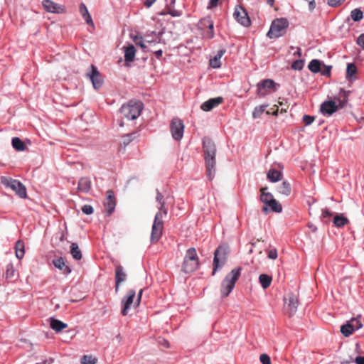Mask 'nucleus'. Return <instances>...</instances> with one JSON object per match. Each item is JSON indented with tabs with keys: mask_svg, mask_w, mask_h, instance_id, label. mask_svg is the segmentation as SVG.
Wrapping results in <instances>:
<instances>
[{
	"mask_svg": "<svg viewBox=\"0 0 364 364\" xmlns=\"http://www.w3.org/2000/svg\"><path fill=\"white\" fill-rule=\"evenodd\" d=\"M156 200L159 203L160 206L159 207V211H158L155 215L154 221L151 228L150 238L151 243H156L160 240L164 228L163 215H166L167 214V210L164 206L165 203L164 200V196L159 190L156 191Z\"/></svg>",
	"mask_w": 364,
	"mask_h": 364,
	"instance_id": "f257e3e1",
	"label": "nucleus"
},
{
	"mask_svg": "<svg viewBox=\"0 0 364 364\" xmlns=\"http://www.w3.org/2000/svg\"><path fill=\"white\" fill-rule=\"evenodd\" d=\"M203 148L207 176L211 180L215 174L216 147L210 138L205 137L203 139Z\"/></svg>",
	"mask_w": 364,
	"mask_h": 364,
	"instance_id": "f03ea898",
	"label": "nucleus"
},
{
	"mask_svg": "<svg viewBox=\"0 0 364 364\" xmlns=\"http://www.w3.org/2000/svg\"><path fill=\"white\" fill-rule=\"evenodd\" d=\"M350 92V91H346L341 88L338 97L336 98L337 102L333 100L324 101L321 105V112L323 115L331 116L333 113L336 112L339 107H344L348 102Z\"/></svg>",
	"mask_w": 364,
	"mask_h": 364,
	"instance_id": "7ed1b4c3",
	"label": "nucleus"
},
{
	"mask_svg": "<svg viewBox=\"0 0 364 364\" xmlns=\"http://www.w3.org/2000/svg\"><path fill=\"white\" fill-rule=\"evenodd\" d=\"M241 271V267H236L225 276L221 283L220 293L222 297H227L233 290L235 283L240 276Z\"/></svg>",
	"mask_w": 364,
	"mask_h": 364,
	"instance_id": "20e7f679",
	"label": "nucleus"
},
{
	"mask_svg": "<svg viewBox=\"0 0 364 364\" xmlns=\"http://www.w3.org/2000/svg\"><path fill=\"white\" fill-rule=\"evenodd\" d=\"M142 109L143 103L141 101L132 100L122 106L120 112L123 117L128 120H134L141 114Z\"/></svg>",
	"mask_w": 364,
	"mask_h": 364,
	"instance_id": "39448f33",
	"label": "nucleus"
},
{
	"mask_svg": "<svg viewBox=\"0 0 364 364\" xmlns=\"http://www.w3.org/2000/svg\"><path fill=\"white\" fill-rule=\"evenodd\" d=\"M164 32L162 31H147L146 33L142 36L139 34L133 35L132 38L136 46H144L146 43H155L157 44H165L166 42L162 38Z\"/></svg>",
	"mask_w": 364,
	"mask_h": 364,
	"instance_id": "423d86ee",
	"label": "nucleus"
},
{
	"mask_svg": "<svg viewBox=\"0 0 364 364\" xmlns=\"http://www.w3.org/2000/svg\"><path fill=\"white\" fill-rule=\"evenodd\" d=\"M259 199L264 203L262 211L265 214H268L269 211L279 213L282 211V205L274 199L271 193H263L260 194Z\"/></svg>",
	"mask_w": 364,
	"mask_h": 364,
	"instance_id": "0eeeda50",
	"label": "nucleus"
},
{
	"mask_svg": "<svg viewBox=\"0 0 364 364\" xmlns=\"http://www.w3.org/2000/svg\"><path fill=\"white\" fill-rule=\"evenodd\" d=\"M229 250L227 246L220 245L214 252L213 274L220 269L226 263Z\"/></svg>",
	"mask_w": 364,
	"mask_h": 364,
	"instance_id": "6e6552de",
	"label": "nucleus"
},
{
	"mask_svg": "<svg viewBox=\"0 0 364 364\" xmlns=\"http://www.w3.org/2000/svg\"><path fill=\"white\" fill-rule=\"evenodd\" d=\"M288 21L284 18L274 20L271 25L270 29L267 33V36L270 38H276L282 36L286 28L288 27Z\"/></svg>",
	"mask_w": 364,
	"mask_h": 364,
	"instance_id": "1a4fd4ad",
	"label": "nucleus"
},
{
	"mask_svg": "<svg viewBox=\"0 0 364 364\" xmlns=\"http://www.w3.org/2000/svg\"><path fill=\"white\" fill-rule=\"evenodd\" d=\"M2 183L6 187L14 191L19 197L22 198L26 197V188L20 181L11 178H5L2 179Z\"/></svg>",
	"mask_w": 364,
	"mask_h": 364,
	"instance_id": "9d476101",
	"label": "nucleus"
},
{
	"mask_svg": "<svg viewBox=\"0 0 364 364\" xmlns=\"http://www.w3.org/2000/svg\"><path fill=\"white\" fill-rule=\"evenodd\" d=\"M184 131V124L182 120L178 118H173L171 123V132L173 138L179 141L182 139Z\"/></svg>",
	"mask_w": 364,
	"mask_h": 364,
	"instance_id": "9b49d317",
	"label": "nucleus"
},
{
	"mask_svg": "<svg viewBox=\"0 0 364 364\" xmlns=\"http://www.w3.org/2000/svg\"><path fill=\"white\" fill-rule=\"evenodd\" d=\"M235 18L238 23L245 27L251 24L250 18L247 11L242 6H237L233 14Z\"/></svg>",
	"mask_w": 364,
	"mask_h": 364,
	"instance_id": "f8f14e48",
	"label": "nucleus"
},
{
	"mask_svg": "<svg viewBox=\"0 0 364 364\" xmlns=\"http://www.w3.org/2000/svg\"><path fill=\"white\" fill-rule=\"evenodd\" d=\"M42 6L46 11L50 13L65 14L66 12L65 6L56 4L51 0H43Z\"/></svg>",
	"mask_w": 364,
	"mask_h": 364,
	"instance_id": "ddd939ff",
	"label": "nucleus"
},
{
	"mask_svg": "<svg viewBox=\"0 0 364 364\" xmlns=\"http://www.w3.org/2000/svg\"><path fill=\"white\" fill-rule=\"evenodd\" d=\"M87 75L91 80L95 89L97 90L102 87L103 79L96 66L91 65V71L87 73Z\"/></svg>",
	"mask_w": 364,
	"mask_h": 364,
	"instance_id": "4468645a",
	"label": "nucleus"
},
{
	"mask_svg": "<svg viewBox=\"0 0 364 364\" xmlns=\"http://www.w3.org/2000/svg\"><path fill=\"white\" fill-rule=\"evenodd\" d=\"M136 292L134 289H129L127 296L122 299L123 308L122 309V314L126 316L128 311L134 301Z\"/></svg>",
	"mask_w": 364,
	"mask_h": 364,
	"instance_id": "2eb2a0df",
	"label": "nucleus"
},
{
	"mask_svg": "<svg viewBox=\"0 0 364 364\" xmlns=\"http://www.w3.org/2000/svg\"><path fill=\"white\" fill-rule=\"evenodd\" d=\"M104 206L108 213V215H111L115 209L116 200L114 196V192L111 190L107 191V197L104 202Z\"/></svg>",
	"mask_w": 364,
	"mask_h": 364,
	"instance_id": "dca6fc26",
	"label": "nucleus"
},
{
	"mask_svg": "<svg viewBox=\"0 0 364 364\" xmlns=\"http://www.w3.org/2000/svg\"><path fill=\"white\" fill-rule=\"evenodd\" d=\"M223 102V98L222 97H217L215 98H210L207 101L204 102L200 105V109L205 112H209L218 107L220 104Z\"/></svg>",
	"mask_w": 364,
	"mask_h": 364,
	"instance_id": "f3484780",
	"label": "nucleus"
},
{
	"mask_svg": "<svg viewBox=\"0 0 364 364\" xmlns=\"http://www.w3.org/2000/svg\"><path fill=\"white\" fill-rule=\"evenodd\" d=\"M277 84L272 79H266L257 84V92L261 95H264V92H262L263 90H272L275 91L277 90Z\"/></svg>",
	"mask_w": 364,
	"mask_h": 364,
	"instance_id": "a211bd4d",
	"label": "nucleus"
},
{
	"mask_svg": "<svg viewBox=\"0 0 364 364\" xmlns=\"http://www.w3.org/2000/svg\"><path fill=\"white\" fill-rule=\"evenodd\" d=\"M200 27L202 29H205V28H208V31L206 32L205 37L208 38H211L213 37L214 32H213V22L211 20L210 17H206L203 19H202L200 21Z\"/></svg>",
	"mask_w": 364,
	"mask_h": 364,
	"instance_id": "6ab92c4d",
	"label": "nucleus"
},
{
	"mask_svg": "<svg viewBox=\"0 0 364 364\" xmlns=\"http://www.w3.org/2000/svg\"><path fill=\"white\" fill-rule=\"evenodd\" d=\"M92 188V183L88 177H82L78 181L77 191L80 193H87Z\"/></svg>",
	"mask_w": 364,
	"mask_h": 364,
	"instance_id": "aec40b11",
	"label": "nucleus"
},
{
	"mask_svg": "<svg viewBox=\"0 0 364 364\" xmlns=\"http://www.w3.org/2000/svg\"><path fill=\"white\" fill-rule=\"evenodd\" d=\"M127 274L124 272V268L121 265H118L115 269V290L116 291L119 289V284L125 281Z\"/></svg>",
	"mask_w": 364,
	"mask_h": 364,
	"instance_id": "412c9836",
	"label": "nucleus"
},
{
	"mask_svg": "<svg viewBox=\"0 0 364 364\" xmlns=\"http://www.w3.org/2000/svg\"><path fill=\"white\" fill-rule=\"evenodd\" d=\"M285 303L287 304L289 310V315H293L297 309L298 307V300L295 295L291 294L288 295V297L285 299Z\"/></svg>",
	"mask_w": 364,
	"mask_h": 364,
	"instance_id": "4be33fe9",
	"label": "nucleus"
},
{
	"mask_svg": "<svg viewBox=\"0 0 364 364\" xmlns=\"http://www.w3.org/2000/svg\"><path fill=\"white\" fill-rule=\"evenodd\" d=\"M53 264L56 268L61 270L65 275H68L71 272L70 267L65 264V260L63 257H58L53 259Z\"/></svg>",
	"mask_w": 364,
	"mask_h": 364,
	"instance_id": "5701e85b",
	"label": "nucleus"
},
{
	"mask_svg": "<svg viewBox=\"0 0 364 364\" xmlns=\"http://www.w3.org/2000/svg\"><path fill=\"white\" fill-rule=\"evenodd\" d=\"M225 53V50L220 49L218 53L212 58L210 59V66L214 69L220 68L221 67L220 59Z\"/></svg>",
	"mask_w": 364,
	"mask_h": 364,
	"instance_id": "b1692460",
	"label": "nucleus"
},
{
	"mask_svg": "<svg viewBox=\"0 0 364 364\" xmlns=\"http://www.w3.org/2000/svg\"><path fill=\"white\" fill-rule=\"evenodd\" d=\"M50 326L55 331L60 332L63 329L67 328L68 325L58 319L50 318Z\"/></svg>",
	"mask_w": 364,
	"mask_h": 364,
	"instance_id": "393cba45",
	"label": "nucleus"
},
{
	"mask_svg": "<svg viewBox=\"0 0 364 364\" xmlns=\"http://www.w3.org/2000/svg\"><path fill=\"white\" fill-rule=\"evenodd\" d=\"M124 58L125 62L127 65L129 63L132 62L134 60L136 49L135 47H124Z\"/></svg>",
	"mask_w": 364,
	"mask_h": 364,
	"instance_id": "a878e982",
	"label": "nucleus"
},
{
	"mask_svg": "<svg viewBox=\"0 0 364 364\" xmlns=\"http://www.w3.org/2000/svg\"><path fill=\"white\" fill-rule=\"evenodd\" d=\"M80 12L82 15V16L83 17V18L85 19V21H86V23L88 24V25H92L93 26V21H92V19L91 18V16L85 6V4L83 3H81L80 4Z\"/></svg>",
	"mask_w": 364,
	"mask_h": 364,
	"instance_id": "bb28decb",
	"label": "nucleus"
},
{
	"mask_svg": "<svg viewBox=\"0 0 364 364\" xmlns=\"http://www.w3.org/2000/svg\"><path fill=\"white\" fill-rule=\"evenodd\" d=\"M199 262H192L183 259L182 269L186 273L193 272L198 269Z\"/></svg>",
	"mask_w": 364,
	"mask_h": 364,
	"instance_id": "cd10ccee",
	"label": "nucleus"
},
{
	"mask_svg": "<svg viewBox=\"0 0 364 364\" xmlns=\"http://www.w3.org/2000/svg\"><path fill=\"white\" fill-rule=\"evenodd\" d=\"M184 259L192 262H198L196 250L194 247L188 249Z\"/></svg>",
	"mask_w": 364,
	"mask_h": 364,
	"instance_id": "c85d7f7f",
	"label": "nucleus"
},
{
	"mask_svg": "<svg viewBox=\"0 0 364 364\" xmlns=\"http://www.w3.org/2000/svg\"><path fill=\"white\" fill-rule=\"evenodd\" d=\"M277 191L285 196H289L291 191L290 183L287 181H283L282 184L278 186Z\"/></svg>",
	"mask_w": 364,
	"mask_h": 364,
	"instance_id": "c756f323",
	"label": "nucleus"
},
{
	"mask_svg": "<svg viewBox=\"0 0 364 364\" xmlns=\"http://www.w3.org/2000/svg\"><path fill=\"white\" fill-rule=\"evenodd\" d=\"M15 249L16 257L19 259H22L25 254L24 242L21 240H18L16 242Z\"/></svg>",
	"mask_w": 364,
	"mask_h": 364,
	"instance_id": "7c9ffc66",
	"label": "nucleus"
},
{
	"mask_svg": "<svg viewBox=\"0 0 364 364\" xmlns=\"http://www.w3.org/2000/svg\"><path fill=\"white\" fill-rule=\"evenodd\" d=\"M321 61L317 59H313L308 65V68L313 73H318L321 71Z\"/></svg>",
	"mask_w": 364,
	"mask_h": 364,
	"instance_id": "2f4dec72",
	"label": "nucleus"
},
{
	"mask_svg": "<svg viewBox=\"0 0 364 364\" xmlns=\"http://www.w3.org/2000/svg\"><path fill=\"white\" fill-rule=\"evenodd\" d=\"M70 254L73 259L80 260L82 258V252L77 243L73 242L70 245Z\"/></svg>",
	"mask_w": 364,
	"mask_h": 364,
	"instance_id": "473e14b6",
	"label": "nucleus"
},
{
	"mask_svg": "<svg viewBox=\"0 0 364 364\" xmlns=\"http://www.w3.org/2000/svg\"><path fill=\"white\" fill-rule=\"evenodd\" d=\"M281 172L276 169H270L267 173L268 179L273 183L279 181L281 178Z\"/></svg>",
	"mask_w": 364,
	"mask_h": 364,
	"instance_id": "72a5a7b5",
	"label": "nucleus"
},
{
	"mask_svg": "<svg viewBox=\"0 0 364 364\" xmlns=\"http://www.w3.org/2000/svg\"><path fill=\"white\" fill-rule=\"evenodd\" d=\"M259 281L263 289L268 288L272 282V277L269 275L262 274L259 277Z\"/></svg>",
	"mask_w": 364,
	"mask_h": 364,
	"instance_id": "f704fd0d",
	"label": "nucleus"
},
{
	"mask_svg": "<svg viewBox=\"0 0 364 364\" xmlns=\"http://www.w3.org/2000/svg\"><path fill=\"white\" fill-rule=\"evenodd\" d=\"M347 223H348V218L343 215H337L333 218V224L338 228L343 227Z\"/></svg>",
	"mask_w": 364,
	"mask_h": 364,
	"instance_id": "c9c22d12",
	"label": "nucleus"
},
{
	"mask_svg": "<svg viewBox=\"0 0 364 364\" xmlns=\"http://www.w3.org/2000/svg\"><path fill=\"white\" fill-rule=\"evenodd\" d=\"M354 331L355 328L349 322H348L346 324L341 326V332L346 337L350 336Z\"/></svg>",
	"mask_w": 364,
	"mask_h": 364,
	"instance_id": "e433bc0d",
	"label": "nucleus"
},
{
	"mask_svg": "<svg viewBox=\"0 0 364 364\" xmlns=\"http://www.w3.org/2000/svg\"><path fill=\"white\" fill-rule=\"evenodd\" d=\"M11 144L13 147L18 151H24L26 149L25 144L18 137H14Z\"/></svg>",
	"mask_w": 364,
	"mask_h": 364,
	"instance_id": "4c0bfd02",
	"label": "nucleus"
},
{
	"mask_svg": "<svg viewBox=\"0 0 364 364\" xmlns=\"http://www.w3.org/2000/svg\"><path fill=\"white\" fill-rule=\"evenodd\" d=\"M357 73V68L353 63H348L346 69V78L355 79L354 75Z\"/></svg>",
	"mask_w": 364,
	"mask_h": 364,
	"instance_id": "58836bf2",
	"label": "nucleus"
},
{
	"mask_svg": "<svg viewBox=\"0 0 364 364\" xmlns=\"http://www.w3.org/2000/svg\"><path fill=\"white\" fill-rule=\"evenodd\" d=\"M97 358L92 355H85L81 358L82 364H95Z\"/></svg>",
	"mask_w": 364,
	"mask_h": 364,
	"instance_id": "ea45409f",
	"label": "nucleus"
},
{
	"mask_svg": "<svg viewBox=\"0 0 364 364\" xmlns=\"http://www.w3.org/2000/svg\"><path fill=\"white\" fill-rule=\"evenodd\" d=\"M350 16L354 21H359L363 17V13L360 9H355L350 12Z\"/></svg>",
	"mask_w": 364,
	"mask_h": 364,
	"instance_id": "a19ab883",
	"label": "nucleus"
},
{
	"mask_svg": "<svg viewBox=\"0 0 364 364\" xmlns=\"http://www.w3.org/2000/svg\"><path fill=\"white\" fill-rule=\"evenodd\" d=\"M267 105H260L258 107H256L252 112V117L254 119L259 118L262 114L264 112Z\"/></svg>",
	"mask_w": 364,
	"mask_h": 364,
	"instance_id": "79ce46f5",
	"label": "nucleus"
},
{
	"mask_svg": "<svg viewBox=\"0 0 364 364\" xmlns=\"http://www.w3.org/2000/svg\"><path fill=\"white\" fill-rule=\"evenodd\" d=\"M136 134L135 132L129 133L122 136V144L124 146L128 145L131 141L136 137Z\"/></svg>",
	"mask_w": 364,
	"mask_h": 364,
	"instance_id": "37998d69",
	"label": "nucleus"
},
{
	"mask_svg": "<svg viewBox=\"0 0 364 364\" xmlns=\"http://www.w3.org/2000/svg\"><path fill=\"white\" fill-rule=\"evenodd\" d=\"M304 60L302 59H299V60H294L292 63L291 68V69H293L294 70H301L304 68Z\"/></svg>",
	"mask_w": 364,
	"mask_h": 364,
	"instance_id": "c03bdc74",
	"label": "nucleus"
},
{
	"mask_svg": "<svg viewBox=\"0 0 364 364\" xmlns=\"http://www.w3.org/2000/svg\"><path fill=\"white\" fill-rule=\"evenodd\" d=\"M14 268L12 264H9L6 266V279L11 278L14 276Z\"/></svg>",
	"mask_w": 364,
	"mask_h": 364,
	"instance_id": "a18cd8bd",
	"label": "nucleus"
},
{
	"mask_svg": "<svg viewBox=\"0 0 364 364\" xmlns=\"http://www.w3.org/2000/svg\"><path fill=\"white\" fill-rule=\"evenodd\" d=\"M332 66L331 65H323V69H321V73L323 76L330 77L331 76V70Z\"/></svg>",
	"mask_w": 364,
	"mask_h": 364,
	"instance_id": "49530a36",
	"label": "nucleus"
},
{
	"mask_svg": "<svg viewBox=\"0 0 364 364\" xmlns=\"http://www.w3.org/2000/svg\"><path fill=\"white\" fill-rule=\"evenodd\" d=\"M82 212L85 215H90L93 213L94 209L90 205H84L82 208Z\"/></svg>",
	"mask_w": 364,
	"mask_h": 364,
	"instance_id": "de8ad7c7",
	"label": "nucleus"
},
{
	"mask_svg": "<svg viewBox=\"0 0 364 364\" xmlns=\"http://www.w3.org/2000/svg\"><path fill=\"white\" fill-rule=\"evenodd\" d=\"M259 360L262 364H271L270 358L267 354H262L259 357Z\"/></svg>",
	"mask_w": 364,
	"mask_h": 364,
	"instance_id": "09e8293b",
	"label": "nucleus"
},
{
	"mask_svg": "<svg viewBox=\"0 0 364 364\" xmlns=\"http://www.w3.org/2000/svg\"><path fill=\"white\" fill-rule=\"evenodd\" d=\"M314 121V117L310 115H304L303 117V122H304L306 126H309L312 124Z\"/></svg>",
	"mask_w": 364,
	"mask_h": 364,
	"instance_id": "8fccbe9b",
	"label": "nucleus"
},
{
	"mask_svg": "<svg viewBox=\"0 0 364 364\" xmlns=\"http://www.w3.org/2000/svg\"><path fill=\"white\" fill-rule=\"evenodd\" d=\"M345 0H328V4L332 7L341 5Z\"/></svg>",
	"mask_w": 364,
	"mask_h": 364,
	"instance_id": "3c124183",
	"label": "nucleus"
},
{
	"mask_svg": "<svg viewBox=\"0 0 364 364\" xmlns=\"http://www.w3.org/2000/svg\"><path fill=\"white\" fill-rule=\"evenodd\" d=\"M268 257L272 259H275L277 257V251L276 249H273L269 251Z\"/></svg>",
	"mask_w": 364,
	"mask_h": 364,
	"instance_id": "603ef678",
	"label": "nucleus"
},
{
	"mask_svg": "<svg viewBox=\"0 0 364 364\" xmlns=\"http://www.w3.org/2000/svg\"><path fill=\"white\" fill-rule=\"evenodd\" d=\"M219 0H210L209 4L207 6L208 9H212L216 7L218 4Z\"/></svg>",
	"mask_w": 364,
	"mask_h": 364,
	"instance_id": "864d4df0",
	"label": "nucleus"
},
{
	"mask_svg": "<svg viewBox=\"0 0 364 364\" xmlns=\"http://www.w3.org/2000/svg\"><path fill=\"white\" fill-rule=\"evenodd\" d=\"M331 215L332 213L327 208H325L322 210L321 217L323 218H330Z\"/></svg>",
	"mask_w": 364,
	"mask_h": 364,
	"instance_id": "5fc2aeb1",
	"label": "nucleus"
},
{
	"mask_svg": "<svg viewBox=\"0 0 364 364\" xmlns=\"http://www.w3.org/2000/svg\"><path fill=\"white\" fill-rule=\"evenodd\" d=\"M158 342L159 344H161V346L166 347V348H169V343L167 340L163 338H159V340H158Z\"/></svg>",
	"mask_w": 364,
	"mask_h": 364,
	"instance_id": "6e6d98bb",
	"label": "nucleus"
},
{
	"mask_svg": "<svg viewBox=\"0 0 364 364\" xmlns=\"http://www.w3.org/2000/svg\"><path fill=\"white\" fill-rule=\"evenodd\" d=\"M356 43L358 46H364V33L360 34L358 37Z\"/></svg>",
	"mask_w": 364,
	"mask_h": 364,
	"instance_id": "4d7b16f0",
	"label": "nucleus"
},
{
	"mask_svg": "<svg viewBox=\"0 0 364 364\" xmlns=\"http://www.w3.org/2000/svg\"><path fill=\"white\" fill-rule=\"evenodd\" d=\"M304 1L308 2L309 4V9L310 11H312L314 9L316 6V3L314 0H304Z\"/></svg>",
	"mask_w": 364,
	"mask_h": 364,
	"instance_id": "13d9d810",
	"label": "nucleus"
},
{
	"mask_svg": "<svg viewBox=\"0 0 364 364\" xmlns=\"http://www.w3.org/2000/svg\"><path fill=\"white\" fill-rule=\"evenodd\" d=\"M168 13L171 14L172 16H179L181 15V12L174 9H168Z\"/></svg>",
	"mask_w": 364,
	"mask_h": 364,
	"instance_id": "bf43d9fd",
	"label": "nucleus"
},
{
	"mask_svg": "<svg viewBox=\"0 0 364 364\" xmlns=\"http://www.w3.org/2000/svg\"><path fill=\"white\" fill-rule=\"evenodd\" d=\"M355 362L356 364H364V356H357L355 358Z\"/></svg>",
	"mask_w": 364,
	"mask_h": 364,
	"instance_id": "052dcab7",
	"label": "nucleus"
},
{
	"mask_svg": "<svg viewBox=\"0 0 364 364\" xmlns=\"http://www.w3.org/2000/svg\"><path fill=\"white\" fill-rule=\"evenodd\" d=\"M162 54H163V51L161 49L154 52V55L158 59H159L162 56Z\"/></svg>",
	"mask_w": 364,
	"mask_h": 364,
	"instance_id": "680f3d73",
	"label": "nucleus"
},
{
	"mask_svg": "<svg viewBox=\"0 0 364 364\" xmlns=\"http://www.w3.org/2000/svg\"><path fill=\"white\" fill-rule=\"evenodd\" d=\"M155 1L156 0H146L144 4L147 7H150Z\"/></svg>",
	"mask_w": 364,
	"mask_h": 364,
	"instance_id": "e2e57ef3",
	"label": "nucleus"
},
{
	"mask_svg": "<svg viewBox=\"0 0 364 364\" xmlns=\"http://www.w3.org/2000/svg\"><path fill=\"white\" fill-rule=\"evenodd\" d=\"M142 291H143V290L141 289L139 291V292L137 300H136V305L137 306L139 304V302H140V300H141V294H142Z\"/></svg>",
	"mask_w": 364,
	"mask_h": 364,
	"instance_id": "0e129e2a",
	"label": "nucleus"
},
{
	"mask_svg": "<svg viewBox=\"0 0 364 364\" xmlns=\"http://www.w3.org/2000/svg\"><path fill=\"white\" fill-rule=\"evenodd\" d=\"M274 2V0H267V4H269L271 6H273Z\"/></svg>",
	"mask_w": 364,
	"mask_h": 364,
	"instance_id": "69168bd1",
	"label": "nucleus"
},
{
	"mask_svg": "<svg viewBox=\"0 0 364 364\" xmlns=\"http://www.w3.org/2000/svg\"><path fill=\"white\" fill-rule=\"evenodd\" d=\"M267 190V187H262L260 189L261 194H263V193H267L266 191Z\"/></svg>",
	"mask_w": 364,
	"mask_h": 364,
	"instance_id": "338daca9",
	"label": "nucleus"
},
{
	"mask_svg": "<svg viewBox=\"0 0 364 364\" xmlns=\"http://www.w3.org/2000/svg\"><path fill=\"white\" fill-rule=\"evenodd\" d=\"M296 48H297V50L296 52L294 53V54L295 55L296 53L299 55H301V49L299 47H296Z\"/></svg>",
	"mask_w": 364,
	"mask_h": 364,
	"instance_id": "774afa93",
	"label": "nucleus"
}]
</instances>
